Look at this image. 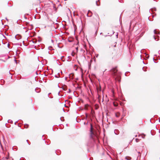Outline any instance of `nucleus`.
<instances>
[{
  "instance_id": "f257e3e1",
  "label": "nucleus",
  "mask_w": 160,
  "mask_h": 160,
  "mask_svg": "<svg viewBox=\"0 0 160 160\" xmlns=\"http://www.w3.org/2000/svg\"><path fill=\"white\" fill-rule=\"evenodd\" d=\"M90 132V136L91 138H92L94 135V133L92 131V124H91Z\"/></svg>"
},
{
  "instance_id": "f03ea898",
  "label": "nucleus",
  "mask_w": 160,
  "mask_h": 160,
  "mask_svg": "<svg viewBox=\"0 0 160 160\" xmlns=\"http://www.w3.org/2000/svg\"><path fill=\"white\" fill-rule=\"evenodd\" d=\"M154 33L156 35L158 34H159V32L156 29H155L154 31Z\"/></svg>"
},
{
  "instance_id": "7ed1b4c3",
  "label": "nucleus",
  "mask_w": 160,
  "mask_h": 160,
  "mask_svg": "<svg viewBox=\"0 0 160 160\" xmlns=\"http://www.w3.org/2000/svg\"><path fill=\"white\" fill-rule=\"evenodd\" d=\"M117 70L116 69H115V68L113 69L112 71V72L115 75V73L117 72Z\"/></svg>"
},
{
  "instance_id": "20e7f679",
  "label": "nucleus",
  "mask_w": 160,
  "mask_h": 160,
  "mask_svg": "<svg viewBox=\"0 0 160 160\" xmlns=\"http://www.w3.org/2000/svg\"><path fill=\"white\" fill-rule=\"evenodd\" d=\"M154 38L155 40L156 41H158L159 40L158 37L157 36H154Z\"/></svg>"
},
{
  "instance_id": "39448f33",
  "label": "nucleus",
  "mask_w": 160,
  "mask_h": 160,
  "mask_svg": "<svg viewBox=\"0 0 160 160\" xmlns=\"http://www.w3.org/2000/svg\"><path fill=\"white\" fill-rule=\"evenodd\" d=\"M36 92H39L41 91L40 89L39 88H36L35 89Z\"/></svg>"
},
{
  "instance_id": "423d86ee",
  "label": "nucleus",
  "mask_w": 160,
  "mask_h": 160,
  "mask_svg": "<svg viewBox=\"0 0 160 160\" xmlns=\"http://www.w3.org/2000/svg\"><path fill=\"white\" fill-rule=\"evenodd\" d=\"M120 115V113L119 112H118L116 113V116L117 117H118Z\"/></svg>"
},
{
  "instance_id": "0eeeda50",
  "label": "nucleus",
  "mask_w": 160,
  "mask_h": 160,
  "mask_svg": "<svg viewBox=\"0 0 160 160\" xmlns=\"http://www.w3.org/2000/svg\"><path fill=\"white\" fill-rule=\"evenodd\" d=\"M118 131L117 130H115L114 131V132L116 134H118Z\"/></svg>"
},
{
  "instance_id": "6e6552de",
  "label": "nucleus",
  "mask_w": 160,
  "mask_h": 160,
  "mask_svg": "<svg viewBox=\"0 0 160 160\" xmlns=\"http://www.w3.org/2000/svg\"><path fill=\"white\" fill-rule=\"evenodd\" d=\"M129 158H126L127 160H130L131 159V158L130 157Z\"/></svg>"
},
{
  "instance_id": "1a4fd4ad",
  "label": "nucleus",
  "mask_w": 160,
  "mask_h": 160,
  "mask_svg": "<svg viewBox=\"0 0 160 160\" xmlns=\"http://www.w3.org/2000/svg\"><path fill=\"white\" fill-rule=\"evenodd\" d=\"M136 141L137 142H138L139 140L138 139H136Z\"/></svg>"
},
{
  "instance_id": "9d476101",
  "label": "nucleus",
  "mask_w": 160,
  "mask_h": 160,
  "mask_svg": "<svg viewBox=\"0 0 160 160\" xmlns=\"http://www.w3.org/2000/svg\"><path fill=\"white\" fill-rule=\"evenodd\" d=\"M96 4H97V6H99V4H98V2H97H97H96Z\"/></svg>"
},
{
  "instance_id": "9b49d317",
  "label": "nucleus",
  "mask_w": 160,
  "mask_h": 160,
  "mask_svg": "<svg viewBox=\"0 0 160 160\" xmlns=\"http://www.w3.org/2000/svg\"><path fill=\"white\" fill-rule=\"evenodd\" d=\"M128 73V72H126L125 73V75L126 76H127V74Z\"/></svg>"
},
{
  "instance_id": "f8f14e48",
  "label": "nucleus",
  "mask_w": 160,
  "mask_h": 160,
  "mask_svg": "<svg viewBox=\"0 0 160 160\" xmlns=\"http://www.w3.org/2000/svg\"><path fill=\"white\" fill-rule=\"evenodd\" d=\"M0 60H1L2 61H3V62H5V61L3 60L2 59H0Z\"/></svg>"
},
{
  "instance_id": "ddd939ff",
  "label": "nucleus",
  "mask_w": 160,
  "mask_h": 160,
  "mask_svg": "<svg viewBox=\"0 0 160 160\" xmlns=\"http://www.w3.org/2000/svg\"><path fill=\"white\" fill-rule=\"evenodd\" d=\"M15 60V62H16V63H17V61H16V59H15V60Z\"/></svg>"
},
{
  "instance_id": "4468645a",
  "label": "nucleus",
  "mask_w": 160,
  "mask_h": 160,
  "mask_svg": "<svg viewBox=\"0 0 160 160\" xmlns=\"http://www.w3.org/2000/svg\"><path fill=\"white\" fill-rule=\"evenodd\" d=\"M6 20L7 21H8V20L7 19V18H6Z\"/></svg>"
},
{
  "instance_id": "2eb2a0df",
  "label": "nucleus",
  "mask_w": 160,
  "mask_h": 160,
  "mask_svg": "<svg viewBox=\"0 0 160 160\" xmlns=\"http://www.w3.org/2000/svg\"><path fill=\"white\" fill-rule=\"evenodd\" d=\"M76 49L77 50L78 49V48H76Z\"/></svg>"
},
{
  "instance_id": "dca6fc26",
  "label": "nucleus",
  "mask_w": 160,
  "mask_h": 160,
  "mask_svg": "<svg viewBox=\"0 0 160 160\" xmlns=\"http://www.w3.org/2000/svg\"><path fill=\"white\" fill-rule=\"evenodd\" d=\"M149 57V56H148L147 57V58H148Z\"/></svg>"
},
{
  "instance_id": "f3484780",
  "label": "nucleus",
  "mask_w": 160,
  "mask_h": 160,
  "mask_svg": "<svg viewBox=\"0 0 160 160\" xmlns=\"http://www.w3.org/2000/svg\"><path fill=\"white\" fill-rule=\"evenodd\" d=\"M114 105L115 106H116V105L115 104H114Z\"/></svg>"
}]
</instances>
